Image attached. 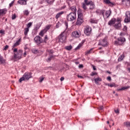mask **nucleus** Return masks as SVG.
<instances>
[{"label":"nucleus","instance_id":"f257e3e1","mask_svg":"<svg viewBox=\"0 0 130 130\" xmlns=\"http://www.w3.org/2000/svg\"><path fill=\"white\" fill-rule=\"evenodd\" d=\"M32 78V73L30 72H26L24 74L22 77L19 79V83H22L23 81H28Z\"/></svg>","mask_w":130,"mask_h":130},{"label":"nucleus","instance_id":"f03ea898","mask_svg":"<svg viewBox=\"0 0 130 130\" xmlns=\"http://www.w3.org/2000/svg\"><path fill=\"white\" fill-rule=\"evenodd\" d=\"M77 19V13L75 12H71L67 15V20L70 22H73Z\"/></svg>","mask_w":130,"mask_h":130},{"label":"nucleus","instance_id":"7ed1b4c3","mask_svg":"<svg viewBox=\"0 0 130 130\" xmlns=\"http://www.w3.org/2000/svg\"><path fill=\"white\" fill-rule=\"evenodd\" d=\"M23 54V50H19L17 53H14V55L12 57V60L16 61L17 59H21L22 55Z\"/></svg>","mask_w":130,"mask_h":130},{"label":"nucleus","instance_id":"20e7f679","mask_svg":"<svg viewBox=\"0 0 130 130\" xmlns=\"http://www.w3.org/2000/svg\"><path fill=\"white\" fill-rule=\"evenodd\" d=\"M66 39H67V36H66L64 32H63L57 38V41L62 43L66 41Z\"/></svg>","mask_w":130,"mask_h":130},{"label":"nucleus","instance_id":"39448f33","mask_svg":"<svg viewBox=\"0 0 130 130\" xmlns=\"http://www.w3.org/2000/svg\"><path fill=\"white\" fill-rule=\"evenodd\" d=\"M125 42V38L122 37L118 38L117 40L114 42L115 45H122Z\"/></svg>","mask_w":130,"mask_h":130},{"label":"nucleus","instance_id":"423d86ee","mask_svg":"<svg viewBox=\"0 0 130 130\" xmlns=\"http://www.w3.org/2000/svg\"><path fill=\"white\" fill-rule=\"evenodd\" d=\"M84 34L87 36H90V35L92 34V28L89 25H87L84 28Z\"/></svg>","mask_w":130,"mask_h":130},{"label":"nucleus","instance_id":"0eeeda50","mask_svg":"<svg viewBox=\"0 0 130 130\" xmlns=\"http://www.w3.org/2000/svg\"><path fill=\"white\" fill-rule=\"evenodd\" d=\"M34 41L35 43L37 44V45H40V44L43 42V41H42V38L39 36H37L34 38Z\"/></svg>","mask_w":130,"mask_h":130},{"label":"nucleus","instance_id":"6e6552de","mask_svg":"<svg viewBox=\"0 0 130 130\" xmlns=\"http://www.w3.org/2000/svg\"><path fill=\"white\" fill-rule=\"evenodd\" d=\"M81 35V31L79 30L74 31L72 33V37H74L75 38H79V37H80Z\"/></svg>","mask_w":130,"mask_h":130},{"label":"nucleus","instance_id":"1a4fd4ad","mask_svg":"<svg viewBox=\"0 0 130 130\" xmlns=\"http://www.w3.org/2000/svg\"><path fill=\"white\" fill-rule=\"evenodd\" d=\"M84 2L86 6L90 5V10H92V9L94 8L95 5H94V3H93L92 1L88 2V0H84Z\"/></svg>","mask_w":130,"mask_h":130},{"label":"nucleus","instance_id":"9d476101","mask_svg":"<svg viewBox=\"0 0 130 130\" xmlns=\"http://www.w3.org/2000/svg\"><path fill=\"white\" fill-rule=\"evenodd\" d=\"M125 23H129L130 21V12L127 11L125 13V18L124 19Z\"/></svg>","mask_w":130,"mask_h":130},{"label":"nucleus","instance_id":"9b49d317","mask_svg":"<svg viewBox=\"0 0 130 130\" xmlns=\"http://www.w3.org/2000/svg\"><path fill=\"white\" fill-rule=\"evenodd\" d=\"M102 15L104 19H107V18H109L110 15H111V10H108L106 12L105 14L104 15V12L102 11Z\"/></svg>","mask_w":130,"mask_h":130},{"label":"nucleus","instance_id":"f8f14e48","mask_svg":"<svg viewBox=\"0 0 130 130\" xmlns=\"http://www.w3.org/2000/svg\"><path fill=\"white\" fill-rule=\"evenodd\" d=\"M99 45H102V46H106L107 45V40L104 39L99 41Z\"/></svg>","mask_w":130,"mask_h":130},{"label":"nucleus","instance_id":"ddd939ff","mask_svg":"<svg viewBox=\"0 0 130 130\" xmlns=\"http://www.w3.org/2000/svg\"><path fill=\"white\" fill-rule=\"evenodd\" d=\"M104 3L110 7H113L114 6V3L110 2V0H104Z\"/></svg>","mask_w":130,"mask_h":130},{"label":"nucleus","instance_id":"4468645a","mask_svg":"<svg viewBox=\"0 0 130 130\" xmlns=\"http://www.w3.org/2000/svg\"><path fill=\"white\" fill-rule=\"evenodd\" d=\"M7 12L8 10L6 8H4L0 10V17L2 16H4V15H6L7 14Z\"/></svg>","mask_w":130,"mask_h":130},{"label":"nucleus","instance_id":"2eb2a0df","mask_svg":"<svg viewBox=\"0 0 130 130\" xmlns=\"http://www.w3.org/2000/svg\"><path fill=\"white\" fill-rule=\"evenodd\" d=\"M27 1L28 0H19L18 3L19 5H21V6H26Z\"/></svg>","mask_w":130,"mask_h":130},{"label":"nucleus","instance_id":"dca6fc26","mask_svg":"<svg viewBox=\"0 0 130 130\" xmlns=\"http://www.w3.org/2000/svg\"><path fill=\"white\" fill-rule=\"evenodd\" d=\"M114 27L115 29H120V27H121V23L120 22H115Z\"/></svg>","mask_w":130,"mask_h":130},{"label":"nucleus","instance_id":"f3484780","mask_svg":"<svg viewBox=\"0 0 130 130\" xmlns=\"http://www.w3.org/2000/svg\"><path fill=\"white\" fill-rule=\"evenodd\" d=\"M115 22H116V19L115 18H112L111 20H110L108 22V25L109 26H112V25H113V24H115Z\"/></svg>","mask_w":130,"mask_h":130},{"label":"nucleus","instance_id":"a211bd4d","mask_svg":"<svg viewBox=\"0 0 130 130\" xmlns=\"http://www.w3.org/2000/svg\"><path fill=\"white\" fill-rule=\"evenodd\" d=\"M84 22V20L82 18H77V21L76 22L77 25H82V23Z\"/></svg>","mask_w":130,"mask_h":130},{"label":"nucleus","instance_id":"6ab92c4d","mask_svg":"<svg viewBox=\"0 0 130 130\" xmlns=\"http://www.w3.org/2000/svg\"><path fill=\"white\" fill-rule=\"evenodd\" d=\"M78 19H83V14L81 12V10L78 11Z\"/></svg>","mask_w":130,"mask_h":130},{"label":"nucleus","instance_id":"aec40b11","mask_svg":"<svg viewBox=\"0 0 130 130\" xmlns=\"http://www.w3.org/2000/svg\"><path fill=\"white\" fill-rule=\"evenodd\" d=\"M20 42H21V38H20L13 46V48L16 47V46H18V45H20Z\"/></svg>","mask_w":130,"mask_h":130},{"label":"nucleus","instance_id":"412c9836","mask_svg":"<svg viewBox=\"0 0 130 130\" xmlns=\"http://www.w3.org/2000/svg\"><path fill=\"white\" fill-rule=\"evenodd\" d=\"M64 13V12L63 11H61L58 13H57L55 16L56 19H58V18H59V17H60V16H61V15L63 14Z\"/></svg>","mask_w":130,"mask_h":130},{"label":"nucleus","instance_id":"4be33fe9","mask_svg":"<svg viewBox=\"0 0 130 130\" xmlns=\"http://www.w3.org/2000/svg\"><path fill=\"white\" fill-rule=\"evenodd\" d=\"M28 33H29V28L26 27L24 31V34L25 37L28 36Z\"/></svg>","mask_w":130,"mask_h":130},{"label":"nucleus","instance_id":"5701e85b","mask_svg":"<svg viewBox=\"0 0 130 130\" xmlns=\"http://www.w3.org/2000/svg\"><path fill=\"white\" fill-rule=\"evenodd\" d=\"M41 27V24H37L34 27V30L35 31H38L39 30L40 28Z\"/></svg>","mask_w":130,"mask_h":130},{"label":"nucleus","instance_id":"b1692460","mask_svg":"<svg viewBox=\"0 0 130 130\" xmlns=\"http://www.w3.org/2000/svg\"><path fill=\"white\" fill-rule=\"evenodd\" d=\"M102 79L100 78V77H98L94 79V82L95 84H98L99 82H102Z\"/></svg>","mask_w":130,"mask_h":130},{"label":"nucleus","instance_id":"393cba45","mask_svg":"<svg viewBox=\"0 0 130 130\" xmlns=\"http://www.w3.org/2000/svg\"><path fill=\"white\" fill-rule=\"evenodd\" d=\"M45 33H46L45 30L44 29H43V30H41V31L40 32L39 35L40 36H41V37H43V36H44V34H45Z\"/></svg>","mask_w":130,"mask_h":130},{"label":"nucleus","instance_id":"a878e982","mask_svg":"<svg viewBox=\"0 0 130 130\" xmlns=\"http://www.w3.org/2000/svg\"><path fill=\"white\" fill-rule=\"evenodd\" d=\"M0 62L1 64L5 63L6 62V59H4V58L0 54Z\"/></svg>","mask_w":130,"mask_h":130},{"label":"nucleus","instance_id":"bb28decb","mask_svg":"<svg viewBox=\"0 0 130 130\" xmlns=\"http://www.w3.org/2000/svg\"><path fill=\"white\" fill-rule=\"evenodd\" d=\"M90 23H92V24H97L98 23V21L96 20L95 19H91L90 20Z\"/></svg>","mask_w":130,"mask_h":130},{"label":"nucleus","instance_id":"cd10ccee","mask_svg":"<svg viewBox=\"0 0 130 130\" xmlns=\"http://www.w3.org/2000/svg\"><path fill=\"white\" fill-rule=\"evenodd\" d=\"M71 11L73 12V13H76L77 12V9L76 8V6H72L70 8Z\"/></svg>","mask_w":130,"mask_h":130},{"label":"nucleus","instance_id":"c85d7f7f","mask_svg":"<svg viewBox=\"0 0 130 130\" xmlns=\"http://www.w3.org/2000/svg\"><path fill=\"white\" fill-rule=\"evenodd\" d=\"M50 27H51V25H46V26L45 27L44 30H45L46 32H47V31H48V30H49V29H50Z\"/></svg>","mask_w":130,"mask_h":130},{"label":"nucleus","instance_id":"c756f323","mask_svg":"<svg viewBox=\"0 0 130 130\" xmlns=\"http://www.w3.org/2000/svg\"><path fill=\"white\" fill-rule=\"evenodd\" d=\"M123 58H124V55L122 54L120 55V56L119 57V58L118 59V61H121V60H122V59H123Z\"/></svg>","mask_w":130,"mask_h":130},{"label":"nucleus","instance_id":"7c9ffc66","mask_svg":"<svg viewBox=\"0 0 130 130\" xmlns=\"http://www.w3.org/2000/svg\"><path fill=\"white\" fill-rule=\"evenodd\" d=\"M110 87L111 88H112V87H114V88H116V87H118V85L116 84L115 83L113 82V83L110 84Z\"/></svg>","mask_w":130,"mask_h":130},{"label":"nucleus","instance_id":"2f4dec72","mask_svg":"<svg viewBox=\"0 0 130 130\" xmlns=\"http://www.w3.org/2000/svg\"><path fill=\"white\" fill-rule=\"evenodd\" d=\"M82 46H83V43H80L78 45V46L75 48V50H78V49H80V48H81V47H82Z\"/></svg>","mask_w":130,"mask_h":130},{"label":"nucleus","instance_id":"473e14b6","mask_svg":"<svg viewBox=\"0 0 130 130\" xmlns=\"http://www.w3.org/2000/svg\"><path fill=\"white\" fill-rule=\"evenodd\" d=\"M128 88H129V86L123 87L121 88L118 89V91H121L122 90H126V89H128Z\"/></svg>","mask_w":130,"mask_h":130},{"label":"nucleus","instance_id":"72a5a7b5","mask_svg":"<svg viewBox=\"0 0 130 130\" xmlns=\"http://www.w3.org/2000/svg\"><path fill=\"white\" fill-rule=\"evenodd\" d=\"M92 50H93V49H90L89 50L85 52V55H88V54H90V53H92Z\"/></svg>","mask_w":130,"mask_h":130},{"label":"nucleus","instance_id":"f704fd0d","mask_svg":"<svg viewBox=\"0 0 130 130\" xmlns=\"http://www.w3.org/2000/svg\"><path fill=\"white\" fill-rule=\"evenodd\" d=\"M23 14L24 15H25V16H28V15H29V14H30V12L28 11V10H24L23 11Z\"/></svg>","mask_w":130,"mask_h":130},{"label":"nucleus","instance_id":"c9c22d12","mask_svg":"<svg viewBox=\"0 0 130 130\" xmlns=\"http://www.w3.org/2000/svg\"><path fill=\"white\" fill-rule=\"evenodd\" d=\"M72 48H73V47L72 46V45H70V46H67L65 47V49L67 50H71V49H72Z\"/></svg>","mask_w":130,"mask_h":130},{"label":"nucleus","instance_id":"e433bc0d","mask_svg":"<svg viewBox=\"0 0 130 130\" xmlns=\"http://www.w3.org/2000/svg\"><path fill=\"white\" fill-rule=\"evenodd\" d=\"M55 1V0H46V3H47L48 4H50V5H51V4H53Z\"/></svg>","mask_w":130,"mask_h":130},{"label":"nucleus","instance_id":"4c0bfd02","mask_svg":"<svg viewBox=\"0 0 130 130\" xmlns=\"http://www.w3.org/2000/svg\"><path fill=\"white\" fill-rule=\"evenodd\" d=\"M33 24V22H29L27 25H26V28H28V29H29V28H30V27H31L32 25Z\"/></svg>","mask_w":130,"mask_h":130},{"label":"nucleus","instance_id":"58836bf2","mask_svg":"<svg viewBox=\"0 0 130 130\" xmlns=\"http://www.w3.org/2000/svg\"><path fill=\"white\" fill-rule=\"evenodd\" d=\"M52 57H53V55H50L49 56V57L48 59H47L46 61L48 62H49V61H50V60H51V59H52Z\"/></svg>","mask_w":130,"mask_h":130},{"label":"nucleus","instance_id":"ea45409f","mask_svg":"<svg viewBox=\"0 0 130 130\" xmlns=\"http://www.w3.org/2000/svg\"><path fill=\"white\" fill-rule=\"evenodd\" d=\"M124 125H125L127 127H129L130 122H125L124 123Z\"/></svg>","mask_w":130,"mask_h":130},{"label":"nucleus","instance_id":"a19ab883","mask_svg":"<svg viewBox=\"0 0 130 130\" xmlns=\"http://www.w3.org/2000/svg\"><path fill=\"white\" fill-rule=\"evenodd\" d=\"M86 4H85V1H84V3H83L82 5V8L84 10H87V7L86 6Z\"/></svg>","mask_w":130,"mask_h":130},{"label":"nucleus","instance_id":"79ce46f5","mask_svg":"<svg viewBox=\"0 0 130 130\" xmlns=\"http://www.w3.org/2000/svg\"><path fill=\"white\" fill-rule=\"evenodd\" d=\"M47 51L48 52H49V53H51V54H52V53H53V52H54V51L52 49H48V50H47Z\"/></svg>","mask_w":130,"mask_h":130},{"label":"nucleus","instance_id":"37998d69","mask_svg":"<svg viewBox=\"0 0 130 130\" xmlns=\"http://www.w3.org/2000/svg\"><path fill=\"white\" fill-rule=\"evenodd\" d=\"M32 52H33L34 53H36L37 52H38V50L36 49H34L31 50Z\"/></svg>","mask_w":130,"mask_h":130},{"label":"nucleus","instance_id":"c03bdc74","mask_svg":"<svg viewBox=\"0 0 130 130\" xmlns=\"http://www.w3.org/2000/svg\"><path fill=\"white\" fill-rule=\"evenodd\" d=\"M123 31H124V32H126V31H127V27H126V26H124L123 28Z\"/></svg>","mask_w":130,"mask_h":130},{"label":"nucleus","instance_id":"a18cd8bd","mask_svg":"<svg viewBox=\"0 0 130 130\" xmlns=\"http://www.w3.org/2000/svg\"><path fill=\"white\" fill-rule=\"evenodd\" d=\"M15 3L14 1H13L10 4H9V7L11 8L13 7V5H14V3Z\"/></svg>","mask_w":130,"mask_h":130},{"label":"nucleus","instance_id":"49530a36","mask_svg":"<svg viewBox=\"0 0 130 130\" xmlns=\"http://www.w3.org/2000/svg\"><path fill=\"white\" fill-rule=\"evenodd\" d=\"M47 40H48V37H47V36H45L44 43H46V41H47Z\"/></svg>","mask_w":130,"mask_h":130},{"label":"nucleus","instance_id":"de8ad7c7","mask_svg":"<svg viewBox=\"0 0 130 130\" xmlns=\"http://www.w3.org/2000/svg\"><path fill=\"white\" fill-rule=\"evenodd\" d=\"M16 18H17V15L16 14L12 15V20H15V19H16Z\"/></svg>","mask_w":130,"mask_h":130},{"label":"nucleus","instance_id":"09e8293b","mask_svg":"<svg viewBox=\"0 0 130 130\" xmlns=\"http://www.w3.org/2000/svg\"><path fill=\"white\" fill-rule=\"evenodd\" d=\"M0 33L2 34V35H5V30L4 29L0 30Z\"/></svg>","mask_w":130,"mask_h":130},{"label":"nucleus","instance_id":"8fccbe9b","mask_svg":"<svg viewBox=\"0 0 130 130\" xmlns=\"http://www.w3.org/2000/svg\"><path fill=\"white\" fill-rule=\"evenodd\" d=\"M44 80V78L43 77H40V83H42V81Z\"/></svg>","mask_w":130,"mask_h":130},{"label":"nucleus","instance_id":"3c124183","mask_svg":"<svg viewBox=\"0 0 130 130\" xmlns=\"http://www.w3.org/2000/svg\"><path fill=\"white\" fill-rule=\"evenodd\" d=\"M95 75H97V73L96 72H92L90 74V76H91L92 77H93V76H95Z\"/></svg>","mask_w":130,"mask_h":130},{"label":"nucleus","instance_id":"603ef678","mask_svg":"<svg viewBox=\"0 0 130 130\" xmlns=\"http://www.w3.org/2000/svg\"><path fill=\"white\" fill-rule=\"evenodd\" d=\"M121 21H120V18H118L117 19H116V22L117 23H120Z\"/></svg>","mask_w":130,"mask_h":130},{"label":"nucleus","instance_id":"864d4df0","mask_svg":"<svg viewBox=\"0 0 130 130\" xmlns=\"http://www.w3.org/2000/svg\"><path fill=\"white\" fill-rule=\"evenodd\" d=\"M13 52H14V53H17L18 52V49L17 48H14L13 49Z\"/></svg>","mask_w":130,"mask_h":130},{"label":"nucleus","instance_id":"5fc2aeb1","mask_svg":"<svg viewBox=\"0 0 130 130\" xmlns=\"http://www.w3.org/2000/svg\"><path fill=\"white\" fill-rule=\"evenodd\" d=\"M8 48H9V46L8 45H6L4 47V50H7V49H8Z\"/></svg>","mask_w":130,"mask_h":130},{"label":"nucleus","instance_id":"6e6d98bb","mask_svg":"<svg viewBox=\"0 0 130 130\" xmlns=\"http://www.w3.org/2000/svg\"><path fill=\"white\" fill-rule=\"evenodd\" d=\"M107 80L108 81H109L110 82V81H111V77L110 76H108L107 78Z\"/></svg>","mask_w":130,"mask_h":130},{"label":"nucleus","instance_id":"4d7b16f0","mask_svg":"<svg viewBox=\"0 0 130 130\" xmlns=\"http://www.w3.org/2000/svg\"><path fill=\"white\" fill-rule=\"evenodd\" d=\"M83 64H79V67H78V68H79V69H82V68H83Z\"/></svg>","mask_w":130,"mask_h":130},{"label":"nucleus","instance_id":"13d9d810","mask_svg":"<svg viewBox=\"0 0 130 130\" xmlns=\"http://www.w3.org/2000/svg\"><path fill=\"white\" fill-rule=\"evenodd\" d=\"M119 35L120 36H124V35H125V34H124V32H120Z\"/></svg>","mask_w":130,"mask_h":130},{"label":"nucleus","instance_id":"bf43d9fd","mask_svg":"<svg viewBox=\"0 0 130 130\" xmlns=\"http://www.w3.org/2000/svg\"><path fill=\"white\" fill-rule=\"evenodd\" d=\"M126 2H129V0H122V3H126Z\"/></svg>","mask_w":130,"mask_h":130},{"label":"nucleus","instance_id":"052dcab7","mask_svg":"<svg viewBox=\"0 0 130 130\" xmlns=\"http://www.w3.org/2000/svg\"><path fill=\"white\" fill-rule=\"evenodd\" d=\"M60 80L61 82H62V81H63V80H64V77H61Z\"/></svg>","mask_w":130,"mask_h":130},{"label":"nucleus","instance_id":"680f3d73","mask_svg":"<svg viewBox=\"0 0 130 130\" xmlns=\"http://www.w3.org/2000/svg\"><path fill=\"white\" fill-rule=\"evenodd\" d=\"M115 112L116 113H119V111H118V110H115Z\"/></svg>","mask_w":130,"mask_h":130},{"label":"nucleus","instance_id":"e2e57ef3","mask_svg":"<svg viewBox=\"0 0 130 130\" xmlns=\"http://www.w3.org/2000/svg\"><path fill=\"white\" fill-rule=\"evenodd\" d=\"M64 25H65V26H66V28H68V22H66L64 23Z\"/></svg>","mask_w":130,"mask_h":130},{"label":"nucleus","instance_id":"0e129e2a","mask_svg":"<svg viewBox=\"0 0 130 130\" xmlns=\"http://www.w3.org/2000/svg\"><path fill=\"white\" fill-rule=\"evenodd\" d=\"M77 77L78 78H80V79H83V76H82L78 75Z\"/></svg>","mask_w":130,"mask_h":130},{"label":"nucleus","instance_id":"69168bd1","mask_svg":"<svg viewBox=\"0 0 130 130\" xmlns=\"http://www.w3.org/2000/svg\"><path fill=\"white\" fill-rule=\"evenodd\" d=\"M103 108H104L103 106H101L100 107V110H103Z\"/></svg>","mask_w":130,"mask_h":130},{"label":"nucleus","instance_id":"338daca9","mask_svg":"<svg viewBox=\"0 0 130 130\" xmlns=\"http://www.w3.org/2000/svg\"><path fill=\"white\" fill-rule=\"evenodd\" d=\"M93 70H94V71H96V68H95V67L94 66H93Z\"/></svg>","mask_w":130,"mask_h":130},{"label":"nucleus","instance_id":"774afa93","mask_svg":"<svg viewBox=\"0 0 130 130\" xmlns=\"http://www.w3.org/2000/svg\"><path fill=\"white\" fill-rule=\"evenodd\" d=\"M75 63H76V64H79V63H80V62H79V61H76V62H75Z\"/></svg>","mask_w":130,"mask_h":130}]
</instances>
